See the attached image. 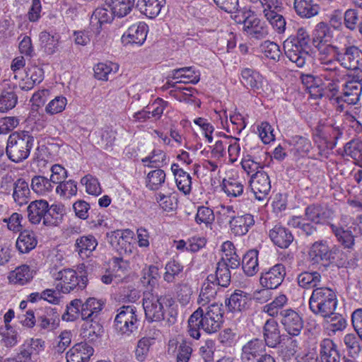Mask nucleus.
I'll return each mask as SVG.
<instances>
[{
	"label": "nucleus",
	"mask_w": 362,
	"mask_h": 362,
	"mask_svg": "<svg viewBox=\"0 0 362 362\" xmlns=\"http://www.w3.org/2000/svg\"><path fill=\"white\" fill-rule=\"evenodd\" d=\"M59 35L54 33L52 34L47 31H42L40 34V47L43 51L49 54H53L58 48Z\"/></svg>",
	"instance_id": "obj_35"
},
{
	"label": "nucleus",
	"mask_w": 362,
	"mask_h": 362,
	"mask_svg": "<svg viewBox=\"0 0 362 362\" xmlns=\"http://www.w3.org/2000/svg\"><path fill=\"white\" fill-rule=\"evenodd\" d=\"M103 304L95 298H88L81 302V317L83 320L95 319L102 310Z\"/></svg>",
	"instance_id": "obj_30"
},
{
	"label": "nucleus",
	"mask_w": 362,
	"mask_h": 362,
	"mask_svg": "<svg viewBox=\"0 0 362 362\" xmlns=\"http://www.w3.org/2000/svg\"><path fill=\"white\" fill-rule=\"evenodd\" d=\"M306 220L300 216H293L288 224L293 228L300 230L301 233L305 235H312L317 233V228L312 223H308Z\"/></svg>",
	"instance_id": "obj_53"
},
{
	"label": "nucleus",
	"mask_w": 362,
	"mask_h": 362,
	"mask_svg": "<svg viewBox=\"0 0 362 362\" xmlns=\"http://www.w3.org/2000/svg\"><path fill=\"white\" fill-rule=\"evenodd\" d=\"M104 329L103 325L94 319L87 320L84 325L83 337L90 341H98L103 334Z\"/></svg>",
	"instance_id": "obj_41"
},
{
	"label": "nucleus",
	"mask_w": 362,
	"mask_h": 362,
	"mask_svg": "<svg viewBox=\"0 0 362 362\" xmlns=\"http://www.w3.org/2000/svg\"><path fill=\"white\" fill-rule=\"evenodd\" d=\"M153 340V338L143 337L138 341L135 356L139 361L143 362L146 359Z\"/></svg>",
	"instance_id": "obj_63"
},
{
	"label": "nucleus",
	"mask_w": 362,
	"mask_h": 362,
	"mask_svg": "<svg viewBox=\"0 0 362 362\" xmlns=\"http://www.w3.org/2000/svg\"><path fill=\"white\" fill-rule=\"evenodd\" d=\"M330 29L326 23H317L313 33L312 42L314 46L329 42Z\"/></svg>",
	"instance_id": "obj_47"
},
{
	"label": "nucleus",
	"mask_w": 362,
	"mask_h": 362,
	"mask_svg": "<svg viewBox=\"0 0 362 362\" xmlns=\"http://www.w3.org/2000/svg\"><path fill=\"white\" fill-rule=\"evenodd\" d=\"M48 207V202L45 200L41 199L32 202L28 206L29 221L33 224L39 223L43 220Z\"/></svg>",
	"instance_id": "obj_25"
},
{
	"label": "nucleus",
	"mask_w": 362,
	"mask_h": 362,
	"mask_svg": "<svg viewBox=\"0 0 362 362\" xmlns=\"http://www.w3.org/2000/svg\"><path fill=\"white\" fill-rule=\"evenodd\" d=\"M332 232L344 249L353 250L355 245V238L352 232L344 228L329 223Z\"/></svg>",
	"instance_id": "obj_28"
},
{
	"label": "nucleus",
	"mask_w": 362,
	"mask_h": 362,
	"mask_svg": "<svg viewBox=\"0 0 362 362\" xmlns=\"http://www.w3.org/2000/svg\"><path fill=\"white\" fill-rule=\"evenodd\" d=\"M269 238L274 245L280 248H288L293 241V235L286 228L276 225L269 230Z\"/></svg>",
	"instance_id": "obj_21"
},
{
	"label": "nucleus",
	"mask_w": 362,
	"mask_h": 362,
	"mask_svg": "<svg viewBox=\"0 0 362 362\" xmlns=\"http://www.w3.org/2000/svg\"><path fill=\"white\" fill-rule=\"evenodd\" d=\"M242 269L247 276H253L259 271L258 251L249 250L242 259Z\"/></svg>",
	"instance_id": "obj_32"
},
{
	"label": "nucleus",
	"mask_w": 362,
	"mask_h": 362,
	"mask_svg": "<svg viewBox=\"0 0 362 362\" xmlns=\"http://www.w3.org/2000/svg\"><path fill=\"white\" fill-rule=\"evenodd\" d=\"M30 188L28 183L23 179H18L13 184V197L15 202L23 205L27 204L30 197Z\"/></svg>",
	"instance_id": "obj_37"
},
{
	"label": "nucleus",
	"mask_w": 362,
	"mask_h": 362,
	"mask_svg": "<svg viewBox=\"0 0 362 362\" xmlns=\"http://www.w3.org/2000/svg\"><path fill=\"white\" fill-rule=\"evenodd\" d=\"M260 50L264 55L274 62H278L281 56L279 46L272 41L266 40L260 45Z\"/></svg>",
	"instance_id": "obj_56"
},
{
	"label": "nucleus",
	"mask_w": 362,
	"mask_h": 362,
	"mask_svg": "<svg viewBox=\"0 0 362 362\" xmlns=\"http://www.w3.org/2000/svg\"><path fill=\"white\" fill-rule=\"evenodd\" d=\"M248 298L246 293L242 291H235L226 300V305L232 312H240L245 310L247 305Z\"/></svg>",
	"instance_id": "obj_42"
},
{
	"label": "nucleus",
	"mask_w": 362,
	"mask_h": 362,
	"mask_svg": "<svg viewBox=\"0 0 362 362\" xmlns=\"http://www.w3.org/2000/svg\"><path fill=\"white\" fill-rule=\"evenodd\" d=\"M165 4V0H141L137 6L144 15L154 18L160 13Z\"/></svg>",
	"instance_id": "obj_36"
},
{
	"label": "nucleus",
	"mask_w": 362,
	"mask_h": 362,
	"mask_svg": "<svg viewBox=\"0 0 362 362\" xmlns=\"http://www.w3.org/2000/svg\"><path fill=\"white\" fill-rule=\"evenodd\" d=\"M218 286H219L214 281H208L207 277L202 286L197 300L198 304L202 307L209 305L208 304L211 300L215 299L218 292Z\"/></svg>",
	"instance_id": "obj_29"
},
{
	"label": "nucleus",
	"mask_w": 362,
	"mask_h": 362,
	"mask_svg": "<svg viewBox=\"0 0 362 362\" xmlns=\"http://www.w3.org/2000/svg\"><path fill=\"white\" fill-rule=\"evenodd\" d=\"M56 192L61 197L66 198L74 196L77 193L76 182L72 180L68 181L64 180L57 185Z\"/></svg>",
	"instance_id": "obj_64"
},
{
	"label": "nucleus",
	"mask_w": 362,
	"mask_h": 362,
	"mask_svg": "<svg viewBox=\"0 0 362 362\" xmlns=\"http://www.w3.org/2000/svg\"><path fill=\"white\" fill-rule=\"evenodd\" d=\"M344 256V252L338 247L329 248L325 240L315 242L308 252L309 260L313 264H321L324 267L330 264H335L338 267H345L346 259Z\"/></svg>",
	"instance_id": "obj_3"
},
{
	"label": "nucleus",
	"mask_w": 362,
	"mask_h": 362,
	"mask_svg": "<svg viewBox=\"0 0 362 362\" xmlns=\"http://www.w3.org/2000/svg\"><path fill=\"white\" fill-rule=\"evenodd\" d=\"M280 11L267 12L264 16L278 33H283L286 30V23L283 16L279 13Z\"/></svg>",
	"instance_id": "obj_58"
},
{
	"label": "nucleus",
	"mask_w": 362,
	"mask_h": 362,
	"mask_svg": "<svg viewBox=\"0 0 362 362\" xmlns=\"http://www.w3.org/2000/svg\"><path fill=\"white\" fill-rule=\"evenodd\" d=\"M264 344L276 347L281 341L280 331L277 322L274 319L267 320L264 326Z\"/></svg>",
	"instance_id": "obj_23"
},
{
	"label": "nucleus",
	"mask_w": 362,
	"mask_h": 362,
	"mask_svg": "<svg viewBox=\"0 0 362 362\" xmlns=\"http://www.w3.org/2000/svg\"><path fill=\"white\" fill-rule=\"evenodd\" d=\"M214 220L215 216L211 209L204 206L198 207L195 216V221L197 224H204L206 227L211 228Z\"/></svg>",
	"instance_id": "obj_55"
},
{
	"label": "nucleus",
	"mask_w": 362,
	"mask_h": 362,
	"mask_svg": "<svg viewBox=\"0 0 362 362\" xmlns=\"http://www.w3.org/2000/svg\"><path fill=\"white\" fill-rule=\"evenodd\" d=\"M57 279L59 283L57 284L56 288L63 293H69L77 286L84 288L88 281L86 276H81V281H79L76 272L71 269H63L59 272Z\"/></svg>",
	"instance_id": "obj_8"
},
{
	"label": "nucleus",
	"mask_w": 362,
	"mask_h": 362,
	"mask_svg": "<svg viewBox=\"0 0 362 362\" xmlns=\"http://www.w3.org/2000/svg\"><path fill=\"white\" fill-rule=\"evenodd\" d=\"M67 104V100L65 97L59 95L55 97L45 107V112L49 115H54L62 112Z\"/></svg>",
	"instance_id": "obj_60"
},
{
	"label": "nucleus",
	"mask_w": 362,
	"mask_h": 362,
	"mask_svg": "<svg viewBox=\"0 0 362 362\" xmlns=\"http://www.w3.org/2000/svg\"><path fill=\"white\" fill-rule=\"evenodd\" d=\"M59 322V313L57 308H45L43 314L38 316V326L44 329H53Z\"/></svg>",
	"instance_id": "obj_27"
},
{
	"label": "nucleus",
	"mask_w": 362,
	"mask_h": 362,
	"mask_svg": "<svg viewBox=\"0 0 362 362\" xmlns=\"http://www.w3.org/2000/svg\"><path fill=\"white\" fill-rule=\"evenodd\" d=\"M337 305V295L332 289L325 286L313 289L309 299V308L313 314L330 319L334 315Z\"/></svg>",
	"instance_id": "obj_4"
},
{
	"label": "nucleus",
	"mask_w": 362,
	"mask_h": 362,
	"mask_svg": "<svg viewBox=\"0 0 362 362\" xmlns=\"http://www.w3.org/2000/svg\"><path fill=\"white\" fill-rule=\"evenodd\" d=\"M1 343L4 346L11 348L16 346L18 341V332L12 327H0Z\"/></svg>",
	"instance_id": "obj_52"
},
{
	"label": "nucleus",
	"mask_w": 362,
	"mask_h": 362,
	"mask_svg": "<svg viewBox=\"0 0 362 362\" xmlns=\"http://www.w3.org/2000/svg\"><path fill=\"white\" fill-rule=\"evenodd\" d=\"M310 37L305 28L297 30L294 36H291L284 42V49L287 58L298 67H303L310 59L308 49Z\"/></svg>",
	"instance_id": "obj_2"
},
{
	"label": "nucleus",
	"mask_w": 362,
	"mask_h": 362,
	"mask_svg": "<svg viewBox=\"0 0 362 362\" xmlns=\"http://www.w3.org/2000/svg\"><path fill=\"white\" fill-rule=\"evenodd\" d=\"M337 61L347 69L354 71L356 74L362 71V51L356 46H349L337 54Z\"/></svg>",
	"instance_id": "obj_9"
},
{
	"label": "nucleus",
	"mask_w": 362,
	"mask_h": 362,
	"mask_svg": "<svg viewBox=\"0 0 362 362\" xmlns=\"http://www.w3.org/2000/svg\"><path fill=\"white\" fill-rule=\"evenodd\" d=\"M114 327L121 334L129 335L138 328L137 310L134 305H123L117 309Z\"/></svg>",
	"instance_id": "obj_7"
},
{
	"label": "nucleus",
	"mask_w": 362,
	"mask_h": 362,
	"mask_svg": "<svg viewBox=\"0 0 362 362\" xmlns=\"http://www.w3.org/2000/svg\"><path fill=\"white\" fill-rule=\"evenodd\" d=\"M250 186L255 198L259 201L267 199L271 190V182L265 172H257L252 174L250 180Z\"/></svg>",
	"instance_id": "obj_14"
},
{
	"label": "nucleus",
	"mask_w": 362,
	"mask_h": 362,
	"mask_svg": "<svg viewBox=\"0 0 362 362\" xmlns=\"http://www.w3.org/2000/svg\"><path fill=\"white\" fill-rule=\"evenodd\" d=\"M31 189L39 195H45L52 191L54 185L49 179L42 175H35L31 180Z\"/></svg>",
	"instance_id": "obj_45"
},
{
	"label": "nucleus",
	"mask_w": 362,
	"mask_h": 362,
	"mask_svg": "<svg viewBox=\"0 0 362 362\" xmlns=\"http://www.w3.org/2000/svg\"><path fill=\"white\" fill-rule=\"evenodd\" d=\"M171 170L175 176L177 188L185 194H189L192 188V178L189 174L180 168L177 163L171 165Z\"/></svg>",
	"instance_id": "obj_26"
},
{
	"label": "nucleus",
	"mask_w": 362,
	"mask_h": 362,
	"mask_svg": "<svg viewBox=\"0 0 362 362\" xmlns=\"http://www.w3.org/2000/svg\"><path fill=\"white\" fill-rule=\"evenodd\" d=\"M223 313L222 304L214 303L205 307L199 306L188 320L189 334L198 339L200 329L208 334L218 332L223 324Z\"/></svg>",
	"instance_id": "obj_1"
},
{
	"label": "nucleus",
	"mask_w": 362,
	"mask_h": 362,
	"mask_svg": "<svg viewBox=\"0 0 362 362\" xmlns=\"http://www.w3.org/2000/svg\"><path fill=\"white\" fill-rule=\"evenodd\" d=\"M35 139L28 132L11 133L7 140L6 153L8 158L14 163H20L28 158Z\"/></svg>",
	"instance_id": "obj_5"
},
{
	"label": "nucleus",
	"mask_w": 362,
	"mask_h": 362,
	"mask_svg": "<svg viewBox=\"0 0 362 362\" xmlns=\"http://www.w3.org/2000/svg\"><path fill=\"white\" fill-rule=\"evenodd\" d=\"M34 271L26 264L21 265L12 271L8 279L14 284L24 285L33 278Z\"/></svg>",
	"instance_id": "obj_31"
},
{
	"label": "nucleus",
	"mask_w": 362,
	"mask_h": 362,
	"mask_svg": "<svg viewBox=\"0 0 362 362\" xmlns=\"http://www.w3.org/2000/svg\"><path fill=\"white\" fill-rule=\"evenodd\" d=\"M165 270L163 279L168 283H173L182 275L183 266L179 262L173 259L166 264Z\"/></svg>",
	"instance_id": "obj_50"
},
{
	"label": "nucleus",
	"mask_w": 362,
	"mask_h": 362,
	"mask_svg": "<svg viewBox=\"0 0 362 362\" xmlns=\"http://www.w3.org/2000/svg\"><path fill=\"white\" fill-rule=\"evenodd\" d=\"M254 224V216L250 214L238 216H230L229 221L230 231L236 236L245 235Z\"/></svg>",
	"instance_id": "obj_18"
},
{
	"label": "nucleus",
	"mask_w": 362,
	"mask_h": 362,
	"mask_svg": "<svg viewBox=\"0 0 362 362\" xmlns=\"http://www.w3.org/2000/svg\"><path fill=\"white\" fill-rule=\"evenodd\" d=\"M321 362H340V354L337 344L329 338L323 339L319 344Z\"/></svg>",
	"instance_id": "obj_20"
},
{
	"label": "nucleus",
	"mask_w": 362,
	"mask_h": 362,
	"mask_svg": "<svg viewBox=\"0 0 362 362\" xmlns=\"http://www.w3.org/2000/svg\"><path fill=\"white\" fill-rule=\"evenodd\" d=\"M165 153L160 149H154L151 153L142 158L141 162L151 168H160L165 163Z\"/></svg>",
	"instance_id": "obj_54"
},
{
	"label": "nucleus",
	"mask_w": 362,
	"mask_h": 362,
	"mask_svg": "<svg viewBox=\"0 0 362 362\" xmlns=\"http://www.w3.org/2000/svg\"><path fill=\"white\" fill-rule=\"evenodd\" d=\"M288 303V298L284 294L276 296L272 302L264 306L263 310L271 317H281V313L285 311L284 306Z\"/></svg>",
	"instance_id": "obj_44"
},
{
	"label": "nucleus",
	"mask_w": 362,
	"mask_h": 362,
	"mask_svg": "<svg viewBox=\"0 0 362 362\" xmlns=\"http://www.w3.org/2000/svg\"><path fill=\"white\" fill-rule=\"evenodd\" d=\"M222 189L228 197H237L243 194L244 186L237 179L229 177L223 180Z\"/></svg>",
	"instance_id": "obj_48"
},
{
	"label": "nucleus",
	"mask_w": 362,
	"mask_h": 362,
	"mask_svg": "<svg viewBox=\"0 0 362 362\" xmlns=\"http://www.w3.org/2000/svg\"><path fill=\"white\" fill-rule=\"evenodd\" d=\"M129 264L128 261L122 257L112 258V272L115 275V284L124 282L127 279V272Z\"/></svg>",
	"instance_id": "obj_39"
},
{
	"label": "nucleus",
	"mask_w": 362,
	"mask_h": 362,
	"mask_svg": "<svg viewBox=\"0 0 362 362\" xmlns=\"http://www.w3.org/2000/svg\"><path fill=\"white\" fill-rule=\"evenodd\" d=\"M165 173L161 169L149 172L146 180V186L150 190H158L165 182Z\"/></svg>",
	"instance_id": "obj_51"
},
{
	"label": "nucleus",
	"mask_w": 362,
	"mask_h": 362,
	"mask_svg": "<svg viewBox=\"0 0 362 362\" xmlns=\"http://www.w3.org/2000/svg\"><path fill=\"white\" fill-rule=\"evenodd\" d=\"M169 295H158L153 292L145 293L143 298V308L149 322H160L165 318L166 308L174 303Z\"/></svg>",
	"instance_id": "obj_6"
},
{
	"label": "nucleus",
	"mask_w": 362,
	"mask_h": 362,
	"mask_svg": "<svg viewBox=\"0 0 362 362\" xmlns=\"http://www.w3.org/2000/svg\"><path fill=\"white\" fill-rule=\"evenodd\" d=\"M293 8L302 18H311L319 13L320 6L314 0H294Z\"/></svg>",
	"instance_id": "obj_22"
},
{
	"label": "nucleus",
	"mask_w": 362,
	"mask_h": 362,
	"mask_svg": "<svg viewBox=\"0 0 362 362\" xmlns=\"http://www.w3.org/2000/svg\"><path fill=\"white\" fill-rule=\"evenodd\" d=\"M147 28L148 26L144 23L132 25L123 37L128 40L129 43L141 45L146 39Z\"/></svg>",
	"instance_id": "obj_24"
},
{
	"label": "nucleus",
	"mask_w": 362,
	"mask_h": 362,
	"mask_svg": "<svg viewBox=\"0 0 362 362\" xmlns=\"http://www.w3.org/2000/svg\"><path fill=\"white\" fill-rule=\"evenodd\" d=\"M81 300L74 299L67 305L66 313L63 314L62 319L66 321H74L81 317Z\"/></svg>",
	"instance_id": "obj_59"
},
{
	"label": "nucleus",
	"mask_w": 362,
	"mask_h": 362,
	"mask_svg": "<svg viewBox=\"0 0 362 362\" xmlns=\"http://www.w3.org/2000/svg\"><path fill=\"white\" fill-rule=\"evenodd\" d=\"M98 245L96 239L93 235L82 236L76 241V247L79 255L88 257L95 249Z\"/></svg>",
	"instance_id": "obj_43"
},
{
	"label": "nucleus",
	"mask_w": 362,
	"mask_h": 362,
	"mask_svg": "<svg viewBox=\"0 0 362 362\" xmlns=\"http://www.w3.org/2000/svg\"><path fill=\"white\" fill-rule=\"evenodd\" d=\"M241 83L247 88L253 90L262 87V76L255 70L246 68L241 72Z\"/></svg>",
	"instance_id": "obj_38"
},
{
	"label": "nucleus",
	"mask_w": 362,
	"mask_h": 362,
	"mask_svg": "<svg viewBox=\"0 0 362 362\" xmlns=\"http://www.w3.org/2000/svg\"><path fill=\"white\" fill-rule=\"evenodd\" d=\"M305 216L307 221L315 224H328L329 226V221L334 217V211L327 206L314 204L305 208Z\"/></svg>",
	"instance_id": "obj_13"
},
{
	"label": "nucleus",
	"mask_w": 362,
	"mask_h": 362,
	"mask_svg": "<svg viewBox=\"0 0 362 362\" xmlns=\"http://www.w3.org/2000/svg\"><path fill=\"white\" fill-rule=\"evenodd\" d=\"M45 341L41 339H30L21 346L16 360L18 362H30L32 357L37 356L43 349Z\"/></svg>",
	"instance_id": "obj_17"
},
{
	"label": "nucleus",
	"mask_w": 362,
	"mask_h": 362,
	"mask_svg": "<svg viewBox=\"0 0 362 362\" xmlns=\"http://www.w3.org/2000/svg\"><path fill=\"white\" fill-rule=\"evenodd\" d=\"M279 321L284 330L291 336L296 337L300 334L303 328V320L300 314L296 310L288 308L281 313Z\"/></svg>",
	"instance_id": "obj_12"
},
{
	"label": "nucleus",
	"mask_w": 362,
	"mask_h": 362,
	"mask_svg": "<svg viewBox=\"0 0 362 362\" xmlns=\"http://www.w3.org/2000/svg\"><path fill=\"white\" fill-rule=\"evenodd\" d=\"M18 102L14 88H8L2 90L0 95V112H5L13 109Z\"/></svg>",
	"instance_id": "obj_46"
},
{
	"label": "nucleus",
	"mask_w": 362,
	"mask_h": 362,
	"mask_svg": "<svg viewBox=\"0 0 362 362\" xmlns=\"http://www.w3.org/2000/svg\"><path fill=\"white\" fill-rule=\"evenodd\" d=\"M321 274L317 272H303L298 275L297 282L303 288H315L321 281Z\"/></svg>",
	"instance_id": "obj_40"
},
{
	"label": "nucleus",
	"mask_w": 362,
	"mask_h": 362,
	"mask_svg": "<svg viewBox=\"0 0 362 362\" xmlns=\"http://www.w3.org/2000/svg\"><path fill=\"white\" fill-rule=\"evenodd\" d=\"M315 142L318 148V154L321 157L327 158L329 152L336 146V142L329 141L327 137L316 135Z\"/></svg>",
	"instance_id": "obj_61"
},
{
	"label": "nucleus",
	"mask_w": 362,
	"mask_h": 362,
	"mask_svg": "<svg viewBox=\"0 0 362 362\" xmlns=\"http://www.w3.org/2000/svg\"><path fill=\"white\" fill-rule=\"evenodd\" d=\"M350 78L344 85L343 93L341 97L344 103L348 105H355L359 101L362 92V71H358L356 74L349 76Z\"/></svg>",
	"instance_id": "obj_10"
},
{
	"label": "nucleus",
	"mask_w": 362,
	"mask_h": 362,
	"mask_svg": "<svg viewBox=\"0 0 362 362\" xmlns=\"http://www.w3.org/2000/svg\"><path fill=\"white\" fill-rule=\"evenodd\" d=\"M134 0H110V7L115 16L124 17L130 13Z\"/></svg>",
	"instance_id": "obj_49"
},
{
	"label": "nucleus",
	"mask_w": 362,
	"mask_h": 362,
	"mask_svg": "<svg viewBox=\"0 0 362 362\" xmlns=\"http://www.w3.org/2000/svg\"><path fill=\"white\" fill-rule=\"evenodd\" d=\"M286 267L283 264H276L267 271L263 272L260 276L261 285L266 288L263 292H268V289H275L283 282L286 276Z\"/></svg>",
	"instance_id": "obj_11"
},
{
	"label": "nucleus",
	"mask_w": 362,
	"mask_h": 362,
	"mask_svg": "<svg viewBox=\"0 0 362 362\" xmlns=\"http://www.w3.org/2000/svg\"><path fill=\"white\" fill-rule=\"evenodd\" d=\"M344 152L362 165V141L351 140L348 142L344 146Z\"/></svg>",
	"instance_id": "obj_57"
},
{
	"label": "nucleus",
	"mask_w": 362,
	"mask_h": 362,
	"mask_svg": "<svg viewBox=\"0 0 362 362\" xmlns=\"http://www.w3.org/2000/svg\"><path fill=\"white\" fill-rule=\"evenodd\" d=\"M344 343L349 352V356L355 358L361 350V346L358 337L354 334H347L344 337Z\"/></svg>",
	"instance_id": "obj_62"
},
{
	"label": "nucleus",
	"mask_w": 362,
	"mask_h": 362,
	"mask_svg": "<svg viewBox=\"0 0 362 362\" xmlns=\"http://www.w3.org/2000/svg\"><path fill=\"white\" fill-rule=\"evenodd\" d=\"M37 241L35 233L30 230L21 232L17 240L16 247L21 253H28L37 245Z\"/></svg>",
	"instance_id": "obj_34"
},
{
	"label": "nucleus",
	"mask_w": 362,
	"mask_h": 362,
	"mask_svg": "<svg viewBox=\"0 0 362 362\" xmlns=\"http://www.w3.org/2000/svg\"><path fill=\"white\" fill-rule=\"evenodd\" d=\"M265 353L264 341L259 339H253L243 345L240 359L242 362H258Z\"/></svg>",
	"instance_id": "obj_15"
},
{
	"label": "nucleus",
	"mask_w": 362,
	"mask_h": 362,
	"mask_svg": "<svg viewBox=\"0 0 362 362\" xmlns=\"http://www.w3.org/2000/svg\"><path fill=\"white\" fill-rule=\"evenodd\" d=\"M225 265V263L217 262L216 274L209 275L208 281H214L219 286L227 288L230 284L231 273Z\"/></svg>",
	"instance_id": "obj_33"
},
{
	"label": "nucleus",
	"mask_w": 362,
	"mask_h": 362,
	"mask_svg": "<svg viewBox=\"0 0 362 362\" xmlns=\"http://www.w3.org/2000/svg\"><path fill=\"white\" fill-rule=\"evenodd\" d=\"M243 29L251 38L262 39L269 34L264 22L255 17H248L244 21Z\"/></svg>",
	"instance_id": "obj_19"
},
{
	"label": "nucleus",
	"mask_w": 362,
	"mask_h": 362,
	"mask_svg": "<svg viewBox=\"0 0 362 362\" xmlns=\"http://www.w3.org/2000/svg\"><path fill=\"white\" fill-rule=\"evenodd\" d=\"M94 349L87 342L76 344L66 354V362H88L93 356Z\"/></svg>",
	"instance_id": "obj_16"
}]
</instances>
